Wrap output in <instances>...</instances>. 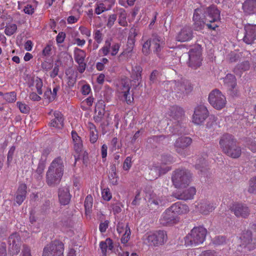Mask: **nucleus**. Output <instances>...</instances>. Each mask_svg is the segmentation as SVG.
<instances>
[{
	"mask_svg": "<svg viewBox=\"0 0 256 256\" xmlns=\"http://www.w3.org/2000/svg\"><path fill=\"white\" fill-rule=\"evenodd\" d=\"M142 68L139 66H136L132 68L131 77L132 80L126 78L122 80V86L120 88V92L122 93L127 104H130L133 100L132 94H130V90L133 86L134 88L138 86L141 81V72Z\"/></svg>",
	"mask_w": 256,
	"mask_h": 256,
	"instance_id": "f257e3e1",
	"label": "nucleus"
},
{
	"mask_svg": "<svg viewBox=\"0 0 256 256\" xmlns=\"http://www.w3.org/2000/svg\"><path fill=\"white\" fill-rule=\"evenodd\" d=\"M64 164L62 158L58 157L50 164L46 174V182L50 186H54L60 182L64 174Z\"/></svg>",
	"mask_w": 256,
	"mask_h": 256,
	"instance_id": "f03ea898",
	"label": "nucleus"
},
{
	"mask_svg": "<svg viewBox=\"0 0 256 256\" xmlns=\"http://www.w3.org/2000/svg\"><path fill=\"white\" fill-rule=\"evenodd\" d=\"M207 230L203 226L194 227L185 237L186 246H196L202 244L205 240Z\"/></svg>",
	"mask_w": 256,
	"mask_h": 256,
	"instance_id": "7ed1b4c3",
	"label": "nucleus"
},
{
	"mask_svg": "<svg viewBox=\"0 0 256 256\" xmlns=\"http://www.w3.org/2000/svg\"><path fill=\"white\" fill-rule=\"evenodd\" d=\"M202 8L203 16L208 28L215 30L218 26L215 22H219L220 20V11L218 9L216 6L212 5L206 8Z\"/></svg>",
	"mask_w": 256,
	"mask_h": 256,
	"instance_id": "20e7f679",
	"label": "nucleus"
},
{
	"mask_svg": "<svg viewBox=\"0 0 256 256\" xmlns=\"http://www.w3.org/2000/svg\"><path fill=\"white\" fill-rule=\"evenodd\" d=\"M192 174L186 169H178L172 174V180L176 188H185L190 182Z\"/></svg>",
	"mask_w": 256,
	"mask_h": 256,
	"instance_id": "39448f33",
	"label": "nucleus"
},
{
	"mask_svg": "<svg viewBox=\"0 0 256 256\" xmlns=\"http://www.w3.org/2000/svg\"><path fill=\"white\" fill-rule=\"evenodd\" d=\"M144 242L149 246H157L164 244L167 240L166 232L163 230L146 232L143 237Z\"/></svg>",
	"mask_w": 256,
	"mask_h": 256,
	"instance_id": "423d86ee",
	"label": "nucleus"
},
{
	"mask_svg": "<svg viewBox=\"0 0 256 256\" xmlns=\"http://www.w3.org/2000/svg\"><path fill=\"white\" fill-rule=\"evenodd\" d=\"M64 248L62 242L53 241L44 248L42 256H64Z\"/></svg>",
	"mask_w": 256,
	"mask_h": 256,
	"instance_id": "0eeeda50",
	"label": "nucleus"
},
{
	"mask_svg": "<svg viewBox=\"0 0 256 256\" xmlns=\"http://www.w3.org/2000/svg\"><path fill=\"white\" fill-rule=\"evenodd\" d=\"M202 48L200 44L195 45L188 52V66L192 68L196 69L202 64Z\"/></svg>",
	"mask_w": 256,
	"mask_h": 256,
	"instance_id": "6e6552de",
	"label": "nucleus"
},
{
	"mask_svg": "<svg viewBox=\"0 0 256 256\" xmlns=\"http://www.w3.org/2000/svg\"><path fill=\"white\" fill-rule=\"evenodd\" d=\"M210 104L216 109L221 110L224 108L226 103L225 96L218 90H214L210 92L208 96Z\"/></svg>",
	"mask_w": 256,
	"mask_h": 256,
	"instance_id": "1a4fd4ad",
	"label": "nucleus"
},
{
	"mask_svg": "<svg viewBox=\"0 0 256 256\" xmlns=\"http://www.w3.org/2000/svg\"><path fill=\"white\" fill-rule=\"evenodd\" d=\"M108 114H106L104 110V102L100 100L96 104L95 108V115L94 117L96 122L100 123L101 126L108 124Z\"/></svg>",
	"mask_w": 256,
	"mask_h": 256,
	"instance_id": "9d476101",
	"label": "nucleus"
},
{
	"mask_svg": "<svg viewBox=\"0 0 256 256\" xmlns=\"http://www.w3.org/2000/svg\"><path fill=\"white\" fill-rule=\"evenodd\" d=\"M208 116V111L204 105L197 106L194 110L192 121L196 124H202Z\"/></svg>",
	"mask_w": 256,
	"mask_h": 256,
	"instance_id": "9b49d317",
	"label": "nucleus"
},
{
	"mask_svg": "<svg viewBox=\"0 0 256 256\" xmlns=\"http://www.w3.org/2000/svg\"><path fill=\"white\" fill-rule=\"evenodd\" d=\"M8 250L12 256H16L20 252L22 246V241L20 236L17 233L11 234L8 240Z\"/></svg>",
	"mask_w": 256,
	"mask_h": 256,
	"instance_id": "f8f14e48",
	"label": "nucleus"
},
{
	"mask_svg": "<svg viewBox=\"0 0 256 256\" xmlns=\"http://www.w3.org/2000/svg\"><path fill=\"white\" fill-rule=\"evenodd\" d=\"M236 142V141L234 138L233 136L230 134H224L220 140V145L223 152L227 155H231L232 156L236 155L228 152V148L232 146Z\"/></svg>",
	"mask_w": 256,
	"mask_h": 256,
	"instance_id": "ddd939ff",
	"label": "nucleus"
},
{
	"mask_svg": "<svg viewBox=\"0 0 256 256\" xmlns=\"http://www.w3.org/2000/svg\"><path fill=\"white\" fill-rule=\"evenodd\" d=\"M202 8H198L194 10L193 15V28L196 30L199 31L202 30L206 22H205L202 14H203Z\"/></svg>",
	"mask_w": 256,
	"mask_h": 256,
	"instance_id": "4468645a",
	"label": "nucleus"
},
{
	"mask_svg": "<svg viewBox=\"0 0 256 256\" xmlns=\"http://www.w3.org/2000/svg\"><path fill=\"white\" fill-rule=\"evenodd\" d=\"M244 35L243 38L244 42L251 44L256 40V24H246L244 27Z\"/></svg>",
	"mask_w": 256,
	"mask_h": 256,
	"instance_id": "2eb2a0df",
	"label": "nucleus"
},
{
	"mask_svg": "<svg viewBox=\"0 0 256 256\" xmlns=\"http://www.w3.org/2000/svg\"><path fill=\"white\" fill-rule=\"evenodd\" d=\"M74 56L76 62L78 64V70L80 73L84 72L86 68V64L84 62L86 52L84 50L76 48L74 50Z\"/></svg>",
	"mask_w": 256,
	"mask_h": 256,
	"instance_id": "dca6fc26",
	"label": "nucleus"
},
{
	"mask_svg": "<svg viewBox=\"0 0 256 256\" xmlns=\"http://www.w3.org/2000/svg\"><path fill=\"white\" fill-rule=\"evenodd\" d=\"M171 86L174 87V90L177 94H187L192 90V86L188 81L181 82H170Z\"/></svg>",
	"mask_w": 256,
	"mask_h": 256,
	"instance_id": "f3484780",
	"label": "nucleus"
},
{
	"mask_svg": "<svg viewBox=\"0 0 256 256\" xmlns=\"http://www.w3.org/2000/svg\"><path fill=\"white\" fill-rule=\"evenodd\" d=\"M151 49L156 53H158L164 48V38L157 34H153L150 39Z\"/></svg>",
	"mask_w": 256,
	"mask_h": 256,
	"instance_id": "a211bd4d",
	"label": "nucleus"
},
{
	"mask_svg": "<svg viewBox=\"0 0 256 256\" xmlns=\"http://www.w3.org/2000/svg\"><path fill=\"white\" fill-rule=\"evenodd\" d=\"M232 211L237 217L246 218L250 214V210L248 208L245 204H235L232 208Z\"/></svg>",
	"mask_w": 256,
	"mask_h": 256,
	"instance_id": "6ab92c4d",
	"label": "nucleus"
},
{
	"mask_svg": "<svg viewBox=\"0 0 256 256\" xmlns=\"http://www.w3.org/2000/svg\"><path fill=\"white\" fill-rule=\"evenodd\" d=\"M170 170L168 166H164L162 164H153L150 168V174L153 176V178H157L162 174H165Z\"/></svg>",
	"mask_w": 256,
	"mask_h": 256,
	"instance_id": "aec40b11",
	"label": "nucleus"
},
{
	"mask_svg": "<svg viewBox=\"0 0 256 256\" xmlns=\"http://www.w3.org/2000/svg\"><path fill=\"white\" fill-rule=\"evenodd\" d=\"M196 190L194 187L188 188L182 192L178 191L175 193L174 196L178 199L188 200L193 198L196 194Z\"/></svg>",
	"mask_w": 256,
	"mask_h": 256,
	"instance_id": "412c9836",
	"label": "nucleus"
},
{
	"mask_svg": "<svg viewBox=\"0 0 256 256\" xmlns=\"http://www.w3.org/2000/svg\"><path fill=\"white\" fill-rule=\"evenodd\" d=\"M192 143V139L189 137H180L176 140L174 146L178 153H182V150L188 146Z\"/></svg>",
	"mask_w": 256,
	"mask_h": 256,
	"instance_id": "4be33fe9",
	"label": "nucleus"
},
{
	"mask_svg": "<svg viewBox=\"0 0 256 256\" xmlns=\"http://www.w3.org/2000/svg\"><path fill=\"white\" fill-rule=\"evenodd\" d=\"M115 2L116 0H104L102 3L96 4L95 12L97 14H100L104 12L110 10Z\"/></svg>",
	"mask_w": 256,
	"mask_h": 256,
	"instance_id": "5701e85b",
	"label": "nucleus"
},
{
	"mask_svg": "<svg viewBox=\"0 0 256 256\" xmlns=\"http://www.w3.org/2000/svg\"><path fill=\"white\" fill-rule=\"evenodd\" d=\"M192 36V31L190 28L185 26L178 32L176 39L178 41L184 42L190 40Z\"/></svg>",
	"mask_w": 256,
	"mask_h": 256,
	"instance_id": "b1692460",
	"label": "nucleus"
},
{
	"mask_svg": "<svg viewBox=\"0 0 256 256\" xmlns=\"http://www.w3.org/2000/svg\"><path fill=\"white\" fill-rule=\"evenodd\" d=\"M224 85L232 92V94L236 95L237 90L235 89L236 86L235 76L232 74H228L224 78Z\"/></svg>",
	"mask_w": 256,
	"mask_h": 256,
	"instance_id": "393cba45",
	"label": "nucleus"
},
{
	"mask_svg": "<svg viewBox=\"0 0 256 256\" xmlns=\"http://www.w3.org/2000/svg\"><path fill=\"white\" fill-rule=\"evenodd\" d=\"M216 206V204L204 202L198 204L197 208L200 213L204 215H208L215 209Z\"/></svg>",
	"mask_w": 256,
	"mask_h": 256,
	"instance_id": "a878e982",
	"label": "nucleus"
},
{
	"mask_svg": "<svg viewBox=\"0 0 256 256\" xmlns=\"http://www.w3.org/2000/svg\"><path fill=\"white\" fill-rule=\"evenodd\" d=\"M177 216L172 211L170 207L162 214L160 219L161 223L164 225H166L169 223L174 222Z\"/></svg>",
	"mask_w": 256,
	"mask_h": 256,
	"instance_id": "bb28decb",
	"label": "nucleus"
},
{
	"mask_svg": "<svg viewBox=\"0 0 256 256\" xmlns=\"http://www.w3.org/2000/svg\"><path fill=\"white\" fill-rule=\"evenodd\" d=\"M54 118L52 120L50 123L51 127L60 129L64 126V118L62 114L58 111H55L54 112Z\"/></svg>",
	"mask_w": 256,
	"mask_h": 256,
	"instance_id": "cd10ccee",
	"label": "nucleus"
},
{
	"mask_svg": "<svg viewBox=\"0 0 256 256\" xmlns=\"http://www.w3.org/2000/svg\"><path fill=\"white\" fill-rule=\"evenodd\" d=\"M70 194L68 188L64 187L59 189L58 198L62 204H68L70 202Z\"/></svg>",
	"mask_w": 256,
	"mask_h": 256,
	"instance_id": "c85d7f7f",
	"label": "nucleus"
},
{
	"mask_svg": "<svg viewBox=\"0 0 256 256\" xmlns=\"http://www.w3.org/2000/svg\"><path fill=\"white\" fill-rule=\"evenodd\" d=\"M171 210L178 216V215L185 214L189 212L188 206L182 204L180 202H177L170 206Z\"/></svg>",
	"mask_w": 256,
	"mask_h": 256,
	"instance_id": "c756f323",
	"label": "nucleus"
},
{
	"mask_svg": "<svg viewBox=\"0 0 256 256\" xmlns=\"http://www.w3.org/2000/svg\"><path fill=\"white\" fill-rule=\"evenodd\" d=\"M71 134L74 144V149L77 154H80L82 151L83 148L81 138L75 131L72 130Z\"/></svg>",
	"mask_w": 256,
	"mask_h": 256,
	"instance_id": "7c9ffc66",
	"label": "nucleus"
},
{
	"mask_svg": "<svg viewBox=\"0 0 256 256\" xmlns=\"http://www.w3.org/2000/svg\"><path fill=\"white\" fill-rule=\"evenodd\" d=\"M26 184H20L16 193V201L20 205L24 200L26 194Z\"/></svg>",
	"mask_w": 256,
	"mask_h": 256,
	"instance_id": "2f4dec72",
	"label": "nucleus"
},
{
	"mask_svg": "<svg viewBox=\"0 0 256 256\" xmlns=\"http://www.w3.org/2000/svg\"><path fill=\"white\" fill-rule=\"evenodd\" d=\"M137 36V32L136 29L132 28L130 30L128 39L127 48L126 50V52L130 53L132 52L135 44V38Z\"/></svg>",
	"mask_w": 256,
	"mask_h": 256,
	"instance_id": "473e14b6",
	"label": "nucleus"
},
{
	"mask_svg": "<svg viewBox=\"0 0 256 256\" xmlns=\"http://www.w3.org/2000/svg\"><path fill=\"white\" fill-rule=\"evenodd\" d=\"M242 8L248 14H252L256 12V0H246L243 4Z\"/></svg>",
	"mask_w": 256,
	"mask_h": 256,
	"instance_id": "72a5a7b5",
	"label": "nucleus"
},
{
	"mask_svg": "<svg viewBox=\"0 0 256 256\" xmlns=\"http://www.w3.org/2000/svg\"><path fill=\"white\" fill-rule=\"evenodd\" d=\"M168 114L174 119H178L184 115V111L182 108L177 106H173L170 108Z\"/></svg>",
	"mask_w": 256,
	"mask_h": 256,
	"instance_id": "f704fd0d",
	"label": "nucleus"
},
{
	"mask_svg": "<svg viewBox=\"0 0 256 256\" xmlns=\"http://www.w3.org/2000/svg\"><path fill=\"white\" fill-rule=\"evenodd\" d=\"M242 244L246 246L254 240V244L256 243V237L252 238V234L250 231L247 230L242 234L240 237Z\"/></svg>",
	"mask_w": 256,
	"mask_h": 256,
	"instance_id": "c9c22d12",
	"label": "nucleus"
},
{
	"mask_svg": "<svg viewBox=\"0 0 256 256\" xmlns=\"http://www.w3.org/2000/svg\"><path fill=\"white\" fill-rule=\"evenodd\" d=\"M250 68V62L248 60H245L238 64L234 68V72L240 76L242 72L248 70Z\"/></svg>",
	"mask_w": 256,
	"mask_h": 256,
	"instance_id": "e433bc0d",
	"label": "nucleus"
},
{
	"mask_svg": "<svg viewBox=\"0 0 256 256\" xmlns=\"http://www.w3.org/2000/svg\"><path fill=\"white\" fill-rule=\"evenodd\" d=\"M100 247L104 255L106 254V250H112L113 248V242L111 239L106 238L104 242H101L100 244Z\"/></svg>",
	"mask_w": 256,
	"mask_h": 256,
	"instance_id": "4c0bfd02",
	"label": "nucleus"
},
{
	"mask_svg": "<svg viewBox=\"0 0 256 256\" xmlns=\"http://www.w3.org/2000/svg\"><path fill=\"white\" fill-rule=\"evenodd\" d=\"M118 24L122 26H126L128 25V22L126 21V16L127 14L126 10L124 8H120L118 10Z\"/></svg>",
	"mask_w": 256,
	"mask_h": 256,
	"instance_id": "58836bf2",
	"label": "nucleus"
},
{
	"mask_svg": "<svg viewBox=\"0 0 256 256\" xmlns=\"http://www.w3.org/2000/svg\"><path fill=\"white\" fill-rule=\"evenodd\" d=\"M111 40L108 39L105 41L104 46L99 50L98 54L102 56L108 55L110 52V48L111 46Z\"/></svg>",
	"mask_w": 256,
	"mask_h": 256,
	"instance_id": "ea45409f",
	"label": "nucleus"
},
{
	"mask_svg": "<svg viewBox=\"0 0 256 256\" xmlns=\"http://www.w3.org/2000/svg\"><path fill=\"white\" fill-rule=\"evenodd\" d=\"M228 151L234 154H235L236 155L237 154V156H235L228 155V156H230L232 158H238L240 156L242 153V150L240 148L236 146V142L234 144H233L232 146L228 148Z\"/></svg>",
	"mask_w": 256,
	"mask_h": 256,
	"instance_id": "a19ab883",
	"label": "nucleus"
},
{
	"mask_svg": "<svg viewBox=\"0 0 256 256\" xmlns=\"http://www.w3.org/2000/svg\"><path fill=\"white\" fill-rule=\"evenodd\" d=\"M248 192L250 194H256V176L250 180Z\"/></svg>",
	"mask_w": 256,
	"mask_h": 256,
	"instance_id": "79ce46f5",
	"label": "nucleus"
},
{
	"mask_svg": "<svg viewBox=\"0 0 256 256\" xmlns=\"http://www.w3.org/2000/svg\"><path fill=\"white\" fill-rule=\"evenodd\" d=\"M33 84L36 86L38 94H42V87L43 86L42 80L40 78L36 77L34 79Z\"/></svg>",
	"mask_w": 256,
	"mask_h": 256,
	"instance_id": "37998d69",
	"label": "nucleus"
},
{
	"mask_svg": "<svg viewBox=\"0 0 256 256\" xmlns=\"http://www.w3.org/2000/svg\"><path fill=\"white\" fill-rule=\"evenodd\" d=\"M17 30V26L16 24H10L6 26L4 32L6 35L10 36L13 34Z\"/></svg>",
	"mask_w": 256,
	"mask_h": 256,
	"instance_id": "c03bdc74",
	"label": "nucleus"
},
{
	"mask_svg": "<svg viewBox=\"0 0 256 256\" xmlns=\"http://www.w3.org/2000/svg\"><path fill=\"white\" fill-rule=\"evenodd\" d=\"M93 204V198L90 195H88L85 199L84 207L86 213L88 212L92 208Z\"/></svg>",
	"mask_w": 256,
	"mask_h": 256,
	"instance_id": "a18cd8bd",
	"label": "nucleus"
},
{
	"mask_svg": "<svg viewBox=\"0 0 256 256\" xmlns=\"http://www.w3.org/2000/svg\"><path fill=\"white\" fill-rule=\"evenodd\" d=\"M4 98L8 102H12L16 99V94L14 92H8L4 94Z\"/></svg>",
	"mask_w": 256,
	"mask_h": 256,
	"instance_id": "49530a36",
	"label": "nucleus"
},
{
	"mask_svg": "<svg viewBox=\"0 0 256 256\" xmlns=\"http://www.w3.org/2000/svg\"><path fill=\"white\" fill-rule=\"evenodd\" d=\"M199 256H224L220 252H216L214 250H204L200 253Z\"/></svg>",
	"mask_w": 256,
	"mask_h": 256,
	"instance_id": "de8ad7c7",
	"label": "nucleus"
},
{
	"mask_svg": "<svg viewBox=\"0 0 256 256\" xmlns=\"http://www.w3.org/2000/svg\"><path fill=\"white\" fill-rule=\"evenodd\" d=\"M131 234L130 230L129 227L126 228V230L122 234L121 238V242L122 244H126L130 240V236Z\"/></svg>",
	"mask_w": 256,
	"mask_h": 256,
	"instance_id": "09e8293b",
	"label": "nucleus"
},
{
	"mask_svg": "<svg viewBox=\"0 0 256 256\" xmlns=\"http://www.w3.org/2000/svg\"><path fill=\"white\" fill-rule=\"evenodd\" d=\"M102 198L106 201H109L112 198V194L108 188H104L102 191Z\"/></svg>",
	"mask_w": 256,
	"mask_h": 256,
	"instance_id": "8fccbe9b",
	"label": "nucleus"
},
{
	"mask_svg": "<svg viewBox=\"0 0 256 256\" xmlns=\"http://www.w3.org/2000/svg\"><path fill=\"white\" fill-rule=\"evenodd\" d=\"M16 104L21 112L23 114H27L29 112L30 108L25 103L18 102Z\"/></svg>",
	"mask_w": 256,
	"mask_h": 256,
	"instance_id": "3c124183",
	"label": "nucleus"
},
{
	"mask_svg": "<svg viewBox=\"0 0 256 256\" xmlns=\"http://www.w3.org/2000/svg\"><path fill=\"white\" fill-rule=\"evenodd\" d=\"M151 48V42L150 40H147L142 45V52L144 54H148L150 53Z\"/></svg>",
	"mask_w": 256,
	"mask_h": 256,
	"instance_id": "603ef678",
	"label": "nucleus"
},
{
	"mask_svg": "<svg viewBox=\"0 0 256 256\" xmlns=\"http://www.w3.org/2000/svg\"><path fill=\"white\" fill-rule=\"evenodd\" d=\"M16 148L14 146H12L10 148L8 155H7V163L9 165L12 160L13 156L14 155V153L15 152Z\"/></svg>",
	"mask_w": 256,
	"mask_h": 256,
	"instance_id": "864d4df0",
	"label": "nucleus"
},
{
	"mask_svg": "<svg viewBox=\"0 0 256 256\" xmlns=\"http://www.w3.org/2000/svg\"><path fill=\"white\" fill-rule=\"evenodd\" d=\"M94 38L98 44H100L103 40V34L100 30H96L94 34Z\"/></svg>",
	"mask_w": 256,
	"mask_h": 256,
	"instance_id": "5fc2aeb1",
	"label": "nucleus"
},
{
	"mask_svg": "<svg viewBox=\"0 0 256 256\" xmlns=\"http://www.w3.org/2000/svg\"><path fill=\"white\" fill-rule=\"evenodd\" d=\"M196 168L198 170H200V172L202 173L204 172L206 170V162L204 160H200L198 163L196 164Z\"/></svg>",
	"mask_w": 256,
	"mask_h": 256,
	"instance_id": "6e6d98bb",
	"label": "nucleus"
},
{
	"mask_svg": "<svg viewBox=\"0 0 256 256\" xmlns=\"http://www.w3.org/2000/svg\"><path fill=\"white\" fill-rule=\"evenodd\" d=\"M117 18V16L116 14H112L109 16L108 20V22H107V26L108 28H112L116 22V20Z\"/></svg>",
	"mask_w": 256,
	"mask_h": 256,
	"instance_id": "4d7b16f0",
	"label": "nucleus"
},
{
	"mask_svg": "<svg viewBox=\"0 0 256 256\" xmlns=\"http://www.w3.org/2000/svg\"><path fill=\"white\" fill-rule=\"evenodd\" d=\"M21 256H32L31 254V250L30 246L26 245H24L22 252Z\"/></svg>",
	"mask_w": 256,
	"mask_h": 256,
	"instance_id": "13d9d810",
	"label": "nucleus"
},
{
	"mask_svg": "<svg viewBox=\"0 0 256 256\" xmlns=\"http://www.w3.org/2000/svg\"><path fill=\"white\" fill-rule=\"evenodd\" d=\"M90 142L92 144L95 143L98 139V133L96 130L90 132Z\"/></svg>",
	"mask_w": 256,
	"mask_h": 256,
	"instance_id": "bf43d9fd",
	"label": "nucleus"
},
{
	"mask_svg": "<svg viewBox=\"0 0 256 256\" xmlns=\"http://www.w3.org/2000/svg\"><path fill=\"white\" fill-rule=\"evenodd\" d=\"M110 48L111 52H110V54L112 56H114L118 52L120 48V45L119 44L115 43L110 46Z\"/></svg>",
	"mask_w": 256,
	"mask_h": 256,
	"instance_id": "052dcab7",
	"label": "nucleus"
},
{
	"mask_svg": "<svg viewBox=\"0 0 256 256\" xmlns=\"http://www.w3.org/2000/svg\"><path fill=\"white\" fill-rule=\"evenodd\" d=\"M248 148L253 152H256V142L252 140H249L247 142Z\"/></svg>",
	"mask_w": 256,
	"mask_h": 256,
	"instance_id": "680f3d73",
	"label": "nucleus"
},
{
	"mask_svg": "<svg viewBox=\"0 0 256 256\" xmlns=\"http://www.w3.org/2000/svg\"><path fill=\"white\" fill-rule=\"evenodd\" d=\"M132 166V158L130 156H128L123 164V168L125 170H128Z\"/></svg>",
	"mask_w": 256,
	"mask_h": 256,
	"instance_id": "e2e57ef3",
	"label": "nucleus"
},
{
	"mask_svg": "<svg viewBox=\"0 0 256 256\" xmlns=\"http://www.w3.org/2000/svg\"><path fill=\"white\" fill-rule=\"evenodd\" d=\"M78 30L82 35H84L87 37L90 36L91 32L89 28L84 26H80L79 27Z\"/></svg>",
	"mask_w": 256,
	"mask_h": 256,
	"instance_id": "0e129e2a",
	"label": "nucleus"
},
{
	"mask_svg": "<svg viewBox=\"0 0 256 256\" xmlns=\"http://www.w3.org/2000/svg\"><path fill=\"white\" fill-rule=\"evenodd\" d=\"M52 94V90L50 88L48 89L44 93V98L47 99L49 102L54 100L55 98Z\"/></svg>",
	"mask_w": 256,
	"mask_h": 256,
	"instance_id": "69168bd1",
	"label": "nucleus"
},
{
	"mask_svg": "<svg viewBox=\"0 0 256 256\" xmlns=\"http://www.w3.org/2000/svg\"><path fill=\"white\" fill-rule=\"evenodd\" d=\"M66 35L64 32H60L56 36V41L58 44L62 43L66 38Z\"/></svg>",
	"mask_w": 256,
	"mask_h": 256,
	"instance_id": "338daca9",
	"label": "nucleus"
},
{
	"mask_svg": "<svg viewBox=\"0 0 256 256\" xmlns=\"http://www.w3.org/2000/svg\"><path fill=\"white\" fill-rule=\"evenodd\" d=\"M53 66V64L51 62L44 61L42 64V68L48 71L50 70Z\"/></svg>",
	"mask_w": 256,
	"mask_h": 256,
	"instance_id": "774afa93",
	"label": "nucleus"
}]
</instances>
